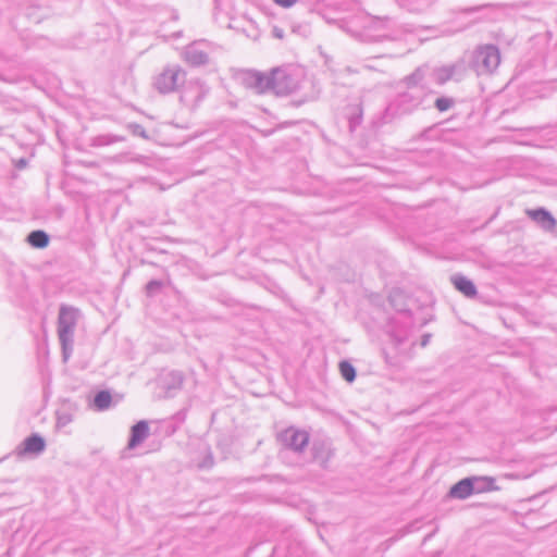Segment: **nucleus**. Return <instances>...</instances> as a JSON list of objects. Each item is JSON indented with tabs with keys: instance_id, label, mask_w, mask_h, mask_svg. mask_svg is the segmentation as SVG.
I'll list each match as a JSON object with an SVG mask.
<instances>
[{
	"instance_id": "f257e3e1",
	"label": "nucleus",
	"mask_w": 557,
	"mask_h": 557,
	"mask_svg": "<svg viewBox=\"0 0 557 557\" xmlns=\"http://www.w3.org/2000/svg\"><path fill=\"white\" fill-rule=\"evenodd\" d=\"M81 317L78 309L62 305L58 317V337L62 348V357L67 361L73 352L74 333Z\"/></svg>"
},
{
	"instance_id": "f03ea898",
	"label": "nucleus",
	"mask_w": 557,
	"mask_h": 557,
	"mask_svg": "<svg viewBox=\"0 0 557 557\" xmlns=\"http://www.w3.org/2000/svg\"><path fill=\"white\" fill-rule=\"evenodd\" d=\"M500 63V53L496 46L485 45L476 48L472 57V67L478 75L493 73Z\"/></svg>"
},
{
	"instance_id": "7ed1b4c3",
	"label": "nucleus",
	"mask_w": 557,
	"mask_h": 557,
	"mask_svg": "<svg viewBox=\"0 0 557 557\" xmlns=\"http://www.w3.org/2000/svg\"><path fill=\"white\" fill-rule=\"evenodd\" d=\"M186 72L180 65H169L156 76L153 86L161 94L175 91L185 83Z\"/></svg>"
},
{
	"instance_id": "20e7f679",
	"label": "nucleus",
	"mask_w": 557,
	"mask_h": 557,
	"mask_svg": "<svg viewBox=\"0 0 557 557\" xmlns=\"http://www.w3.org/2000/svg\"><path fill=\"white\" fill-rule=\"evenodd\" d=\"M277 438L286 448L301 453L308 446L310 436L307 431L289 426L282 431Z\"/></svg>"
},
{
	"instance_id": "39448f33",
	"label": "nucleus",
	"mask_w": 557,
	"mask_h": 557,
	"mask_svg": "<svg viewBox=\"0 0 557 557\" xmlns=\"http://www.w3.org/2000/svg\"><path fill=\"white\" fill-rule=\"evenodd\" d=\"M465 73L466 63L463 60H459L453 64L434 67L432 71V78L436 84L443 85L450 79H461Z\"/></svg>"
},
{
	"instance_id": "423d86ee",
	"label": "nucleus",
	"mask_w": 557,
	"mask_h": 557,
	"mask_svg": "<svg viewBox=\"0 0 557 557\" xmlns=\"http://www.w3.org/2000/svg\"><path fill=\"white\" fill-rule=\"evenodd\" d=\"M243 82L246 87L256 90L258 94L272 91V71L269 74L248 71L244 73Z\"/></svg>"
},
{
	"instance_id": "0eeeda50",
	"label": "nucleus",
	"mask_w": 557,
	"mask_h": 557,
	"mask_svg": "<svg viewBox=\"0 0 557 557\" xmlns=\"http://www.w3.org/2000/svg\"><path fill=\"white\" fill-rule=\"evenodd\" d=\"M297 82L282 69L272 70V92L275 95H288L296 90Z\"/></svg>"
},
{
	"instance_id": "6e6552de",
	"label": "nucleus",
	"mask_w": 557,
	"mask_h": 557,
	"mask_svg": "<svg viewBox=\"0 0 557 557\" xmlns=\"http://www.w3.org/2000/svg\"><path fill=\"white\" fill-rule=\"evenodd\" d=\"M203 41H195L185 47L183 51V59L191 66L205 65L209 62L208 52L200 48Z\"/></svg>"
},
{
	"instance_id": "1a4fd4ad",
	"label": "nucleus",
	"mask_w": 557,
	"mask_h": 557,
	"mask_svg": "<svg viewBox=\"0 0 557 557\" xmlns=\"http://www.w3.org/2000/svg\"><path fill=\"white\" fill-rule=\"evenodd\" d=\"M46 448V442L42 436L39 434H32L26 437L16 448V454L18 456H38Z\"/></svg>"
},
{
	"instance_id": "9d476101",
	"label": "nucleus",
	"mask_w": 557,
	"mask_h": 557,
	"mask_svg": "<svg viewBox=\"0 0 557 557\" xmlns=\"http://www.w3.org/2000/svg\"><path fill=\"white\" fill-rule=\"evenodd\" d=\"M527 214L546 232H552L556 227V219L544 208L528 209Z\"/></svg>"
},
{
	"instance_id": "9b49d317",
	"label": "nucleus",
	"mask_w": 557,
	"mask_h": 557,
	"mask_svg": "<svg viewBox=\"0 0 557 557\" xmlns=\"http://www.w3.org/2000/svg\"><path fill=\"white\" fill-rule=\"evenodd\" d=\"M474 479L465 478L450 487L449 496L453 498L466 499L474 494V490H480V487H474Z\"/></svg>"
},
{
	"instance_id": "f8f14e48",
	"label": "nucleus",
	"mask_w": 557,
	"mask_h": 557,
	"mask_svg": "<svg viewBox=\"0 0 557 557\" xmlns=\"http://www.w3.org/2000/svg\"><path fill=\"white\" fill-rule=\"evenodd\" d=\"M423 99V89H408L398 97L399 107L404 111H411L420 106Z\"/></svg>"
},
{
	"instance_id": "ddd939ff",
	"label": "nucleus",
	"mask_w": 557,
	"mask_h": 557,
	"mask_svg": "<svg viewBox=\"0 0 557 557\" xmlns=\"http://www.w3.org/2000/svg\"><path fill=\"white\" fill-rule=\"evenodd\" d=\"M149 435V425L146 421L141 420L134 424L131 430V438L128 441V448L133 449L141 444Z\"/></svg>"
},
{
	"instance_id": "4468645a",
	"label": "nucleus",
	"mask_w": 557,
	"mask_h": 557,
	"mask_svg": "<svg viewBox=\"0 0 557 557\" xmlns=\"http://www.w3.org/2000/svg\"><path fill=\"white\" fill-rule=\"evenodd\" d=\"M451 283L455 286V288L461 294H463L466 297L473 298L478 294L476 287L473 284V282L463 275H453Z\"/></svg>"
},
{
	"instance_id": "2eb2a0df",
	"label": "nucleus",
	"mask_w": 557,
	"mask_h": 557,
	"mask_svg": "<svg viewBox=\"0 0 557 557\" xmlns=\"http://www.w3.org/2000/svg\"><path fill=\"white\" fill-rule=\"evenodd\" d=\"M209 89L201 83H191L184 91L182 99L198 104L208 94Z\"/></svg>"
},
{
	"instance_id": "dca6fc26",
	"label": "nucleus",
	"mask_w": 557,
	"mask_h": 557,
	"mask_svg": "<svg viewBox=\"0 0 557 557\" xmlns=\"http://www.w3.org/2000/svg\"><path fill=\"white\" fill-rule=\"evenodd\" d=\"M347 119L349 123V131L354 132L362 122V107L360 103L350 104L347 107Z\"/></svg>"
},
{
	"instance_id": "f3484780",
	"label": "nucleus",
	"mask_w": 557,
	"mask_h": 557,
	"mask_svg": "<svg viewBox=\"0 0 557 557\" xmlns=\"http://www.w3.org/2000/svg\"><path fill=\"white\" fill-rule=\"evenodd\" d=\"M425 72H426V67L425 66H420V67L416 69V71L413 73H411L410 75L406 76L405 79H404V83L407 86V88L408 89H416V90L421 89L420 86H421V83L424 79Z\"/></svg>"
},
{
	"instance_id": "a211bd4d",
	"label": "nucleus",
	"mask_w": 557,
	"mask_h": 557,
	"mask_svg": "<svg viewBox=\"0 0 557 557\" xmlns=\"http://www.w3.org/2000/svg\"><path fill=\"white\" fill-rule=\"evenodd\" d=\"M27 239L28 243L36 248H44L49 243V236L46 232L40 230L30 232Z\"/></svg>"
},
{
	"instance_id": "6ab92c4d",
	"label": "nucleus",
	"mask_w": 557,
	"mask_h": 557,
	"mask_svg": "<svg viewBox=\"0 0 557 557\" xmlns=\"http://www.w3.org/2000/svg\"><path fill=\"white\" fill-rule=\"evenodd\" d=\"M123 140H124V137L119 136V135H110V134L99 135L91 139V146L103 147V146H109V145L120 143Z\"/></svg>"
},
{
	"instance_id": "aec40b11",
	"label": "nucleus",
	"mask_w": 557,
	"mask_h": 557,
	"mask_svg": "<svg viewBox=\"0 0 557 557\" xmlns=\"http://www.w3.org/2000/svg\"><path fill=\"white\" fill-rule=\"evenodd\" d=\"M111 401L112 396L108 391H100L94 398V405L100 411L107 410L110 407Z\"/></svg>"
},
{
	"instance_id": "412c9836",
	"label": "nucleus",
	"mask_w": 557,
	"mask_h": 557,
	"mask_svg": "<svg viewBox=\"0 0 557 557\" xmlns=\"http://www.w3.org/2000/svg\"><path fill=\"white\" fill-rule=\"evenodd\" d=\"M339 370H341L342 376L347 382H352L355 380V377H356V370H355V368L348 361H342L339 363Z\"/></svg>"
},
{
	"instance_id": "4be33fe9",
	"label": "nucleus",
	"mask_w": 557,
	"mask_h": 557,
	"mask_svg": "<svg viewBox=\"0 0 557 557\" xmlns=\"http://www.w3.org/2000/svg\"><path fill=\"white\" fill-rule=\"evenodd\" d=\"M471 479L475 480L474 487H480V490H474V494L482 493L485 491H490L494 483V480L491 478H476L472 476Z\"/></svg>"
},
{
	"instance_id": "5701e85b",
	"label": "nucleus",
	"mask_w": 557,
	"mask_h": 557,
	"mask_svg": "<svg viewBox=\"0 0 557 557\" xmlns=\"http://www.w3.org/2000/svg\"><path fill=\"white\" fill-rule=\"evenodd\" d=\"M455 104V100L448 97H441L435 100V108L441 111H447Z\"/></svg>"
},
{
	"instance_id": "b1692460",
	"label": "nucleus",
	"mask_w": 557,
	"mask_h": 557,
	"mask_svg": "<svg viewBox=\"0 0 557 557\" xmlns=\"http://www.w3.org/2000/svg\"><path fill=\"white\" fill-rule=\"evenodd\" d=\"M163 286V283L158 280H151L146 285V294L148 296L156 295Z\"/></svg>"
},
{
	"instance_id": "393cba45",
	"label": "nucleus",
	"mask_w": 557,
	"mask_h": 557,
	"mask_svg": "<svg viewBox=\"0 0 557 557\" xmlns=\"http://www.w3.org/2000/svg\"><path fill=\"white\" fill-rule=\"evenodd\" d=\"M391 338L395 347L401 346L407 341V337L405 335L398 334H392Z\"/></svg>"
},
{
	"instance_id": "a878e982",
	"label": "nucleus",
	"mask_w": 557,
	"mask_h": 557,
	"mask_svg": "<svg viewBox=\"0 0 557 557\" xmlns=\"http://www.w3.org/2000/svg\"><path fill=\"white\" fill-rule=\"evenodd\" d=\"M131 128L133 129V134L147 138L146 131L141 125L133 124L131 125Z\"/></svg>"
},
{
	"instance_id": "bb28decb",
	"label": "nucleus",
	"mask_w": 557,
	"mask_h": 557,
	"mask_svg": "<svg viewBox=\"0 0 557 557\" xmlns=\"http://www.w3.org/2000/svg\"><path fill=\"white\" fill-rule=\"evenodd\" d=\"M276 4L283 8H289L296 3L297 0H273Z\"/></svg>"
},
{
	"instance_id": "cd10ccee",
	"label": "nucleus",
	"mask_w": 557,
	"mask_h": 557,
	"mask_svg": "<svg viewBox=\"0 0 557 557\" xmlns=\"http://www.w3.org/2000/svg\"><path fill=\"white\" fill-rule=\"evenodd\" d=\"M213 465V458L211 455L207 456V458L205 459L203 463L200 465L201 468H209Z\"/></svg>"
},
{
	"instance_id": "c85d7f7f",
	"label": "nucleus",
	"mask_w": 557,
	"mask_h": 557,
	"mask_svg": "<svg viewBox=\"0 0 557 557\" xmlns=\"http://www.w3.org/2000/svg\"><path fill=\"white\" fill-rule=\"evenodd\" d=\"M430 337H431V335H430V334H424V335L422 336V338H421V343H420L422 347H425V346L429 344V342H430Z\"/></svg>"
},
{
	"instance_id": "c756f323",
	"label": "nucleus",
	"mask_w": 557,
	"mask_h": 557,
	"mask_svg": "<svg viewBox=\"0 0 557 557\" xmlns=\"http://www.w3.org/2000/svg\"><path fill=\"white\" fill-rule=\"evenodd\" d=\"M26 164L25 160H20V166H24Z\"/></svg>"
}]
</instances>
